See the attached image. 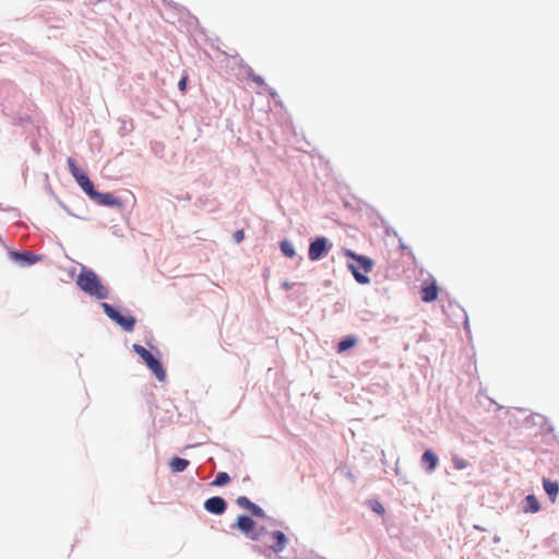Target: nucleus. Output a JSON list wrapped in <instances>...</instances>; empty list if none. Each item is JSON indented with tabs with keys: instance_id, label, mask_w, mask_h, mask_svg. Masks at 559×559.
I'll return each instance as SVG.
<instances>
[{
	"instance_id": "obj_1",
	"label": "nucleus",
	"mask_w": 559,
	"mask_h": 559,
	"mask_svg": "<svg viewBox=\"0 0 559 559\" xmlns=\"http://www.w3.org/2000/svg\"><path fill=\"white\" fill-rule=\"evenodd\" d=\"M76 284L84 293L97 299L108 297V289L102 284L99 277L93 271H82L76 278Z\"/></svg>"
},
{
	"instance_id": "obj_2",
	"label": "nucleus",
	"mask_w": 559,
	"mask_h": 559,
	"mask_svg": "<svg viewBox=\"0 0 559 559\" xmlns=\"http://www.w3.org/2000/svg\"><path fill=\"white\" fill-rule=\"evenodd\" d=\"M343 253L345 257L350 258L354 262L348 263V267L353 273V276L359 284H368L369 277L367 273L372 269V262L364 255H358L349 249H344Z\"/></svg>"
},
{
	"instance_id": "obj_3",
	"label": "nucleus",
	"mask_w": 559,
	"mask_h": 559,
	"mask_svg": "<svg viewBox=\"0 0 559 559\" xmlns=\"http://www.w3.org/2000/svg\"><path fill=\"white\" fill-rule=\"evenodd\" d=\"M133 350L143 359L150 370L155 374V377L159 381H164L166 379V372L162 367L158 359H156L151 352H148L144 346L134 344Z\"/></svg>"
},
{
	"instance_id": "obj_4",
	"label": "nucleus",
	"mask_w": 559,
	"mask_h": 559,
	"mask_svg": "<svg viewBox=\"0 0 559 559\" xmlns=\"http://www.w3.org/2000/svg\"><path fill=\"white\" fill-rule=\"evenodd\" d=\"M104 312L114 320L117 324H119L123 330L131 332L135 325V318L132 316L124 317L120 314L114 307L109 304L104 302L102 305Z\"/></svg>"
},
{
	"instance_id": "obj_5",
	"label": "nucleus",
	"mask_w": 559,
	"mask_h": 559,
	"mask_svg": "<svg viewBox=\"0 0 559 559\" xmlns=\"http://www.w3.org/2000/svg\"><path fill=\"white\" fill-rule=\"evenodd\" d=\"M331 247L328 238L318 237L310 243L308 257L311 261H318L330 251Z\"/></svg>"
},
{
	"instance_id": "obj_6",
	"label": "nucleus",
	"mask_w": 559,
	"mask_h": 559,
	"mask_svg": "<svg viewBox=\"0 0 559 559\" xmlns=\"http://www.w3.org/2000/svg\"><path fill=\"white\" fill-rule=\"evenodd\" d=\"M439 287L435 278H427L423 282L420 288V298L424 302H431L438 298Z\"/></svg>"
},
{
	"instance_id": "obj_7",
	"label": "nucleus",
	"mask_w": 559,
	"mask_h": 559,
	"mask_svg": "<svg viewBox=\"0 0 559 559\" xmlns=\"http://www.w3.org/2000/svg\"><path fill=\"white\" fill-rule=\"evenodd\" d=\"M226 502L223 498L221 497H212V498H209L205 502H204V509L210 512V513H213V514H222L225 512L226 510Z\"/></svg>"
},
{
	"instance_id": "obj_8",
	"label": "nucleus",
	"mask_w": 559,
	"mask_h": 559,
	"mask_svg": "<svg viewBox=\"0 0 559 559\" xmlns=\"http://www.w3.org/2000/svg\"><path fill=\"white\" fill-rule=\"evenodd\" d=\"M99 205L104 206H118L120 205V201L112 193H100L95 191V193L91 198Z\"/></svg>"
},
{
	"instance_id": "obj_9",
	"label": "nucleus",
	"mask_w": 559,
	"mask_h": 559,
	"mask_svg": "<svg viewBox=\"0 0 559 559\" xmlns=\"http://www.w3.org/2000/svg\"><path fill=\"white\" fill-rule=\"evenodd\" d=\"M272 537L275 539V544L271 546V548L275 551V552H281L283 551L286 546H287V543H288V539L287 537L285 536V534L281 531H274L272 533Z\"/></svg>"
},
{
	"instance_id": "obj_10",
	"label": "nucleus",
	"mask_w": 559,
	"mask_h": 559,
	"mask_svg": "<svg viewBox=\"0 0 559 559\" xmlns=\"http://www.w3.org/2000/svg\"><path fill=\"white\" fill-rule=\"evenodd\" d=\"M421 462L426 466L427 471L431 472L438 464V456L431 450H427L421 456Z\"/></svg>"
},
{
	"instance_id": "obj_11",
	"label": "nucleus",
	"mask_w": 559,
	"mask_h": 559,
	"mask_svg": "<svg viewBox=\"0 0 559 559\" xmlns=\"http://www.w3.org/2000/svg\"><path fill=\"white\" fill-rule=\"evenodd\" d=\"M254 525V521L247 515H240L237 518V527L246 534L252 532Z\"/></svg>"
},
{
	"instance_id": "obj_12",
	"label": "nucleus",
	"mask_w": 559,
	"mask_h": 559,
	"mask_svg": "<svg viewBox=\"0 0 559 559\" xmlns=\"http://www.w3.org/2000/svg\"><path fill=\"white\" fill-rule=\"evenodd\" d=\"M189 466V461L181 457H174L169 462V467L174 473L183 472Z\"/></svg>"
},
{
	"instance_id": "obj_13",
	"label": "nucleus",
	"mask_w": 559,
	"mask_h": 559,
	"mask_svg": "<svg viewBox=\"0 0 559 559\" xmlns=\"http://www.w3.org/2000/svg\"><path fill=\"white\" fill-rule=\"evenodd\" d=\"M539 510H540V504H539L537 498L534 495H528L525 498L524 511L531 512V513H536Z\"/></svg>"
},
{
	"instance_id": "obj_14",
	"label": "nucleus",
	"mask_w": 559,
	"mask_h": 559,
	"mask_svg": "<svg viewBox=\"0 0 559 559\" xmlns=\"http://www.w3.org/2000/svg\"><path fill=\"white\" fill-rule=\"evenodd\" d=\"M78 185L82 188V190L90 197L92 198V195L95 193V189H94V185L93 182L90 180L88 176H81L80 180L76 181Z\"/></svg>"
},
{
	"instance_id": "obj_15",
	"label": "nucleus",
	"mask_w": 559,
	"mask_h": 559,
	"mask_svg": "<svg viewBox=\"0 0 559 559\" xmlns=\"http://www.w3.org/2000/svg\"><path fill=\"white\" fill-rule=\"evenodd\" d=\"M67 163L71 175L74 177L76 181L80 180L81 176H86V174L78 167L75 160L72 157H69L67 159Z\"/></svg>"
},
{
	"instance_id": "obj_16",
	"label": "nucleus",
	"mask_w": 559,
	"mask_h": 559,
	"mask_svg": "<svg viewBox=\"0 0 559 559\" xmlns=\"http://www.w3.org/2000/svg\"><path fill=\"white\" fill-rule=\"evenodd\" d=\"M544 488H545V491L551 498V500L555 501V499H556V497H557V495L559 492L558 484L555 483V481H550V480L545 479L544 480Z\"/></svg>"
},
{
	"instance_id": "obj_17",
	"label": "nucleus",
	"mask_w": 559,
	"mask_h": 559,
	"mask_svg": "<svg viewBox=\"0 0 559 559\" xmlns=\"http://www.w3.org/2000/svg\"><path fill=\"white\" fill-rule=\"evenodd\" d=\"M13 257L15 259H19V260H22L24 261L25 263L27 264H33L35 262L38 261V258L35 257L32 252L29 251H23V252H14L13 253Z\"/></svg>"
},
{
	"instance_id": "obj_18",
	"label": "nucleus",
	"mask_w": 559,
	"mask_h": 559,
	"mask_svg": "<svg viewBox=\"0 0 559 559\" xmlns=\"http://www.w3.org/2000/svg\"><path fill=\"white\" fill-rule=\"evenodd\" d=\"M357 343L356 337L354 336H347L344 340H342L337 345V352L343 353L352 347H354Z\"/></svg>"
},
{
	"instance_id": "obj_19",
	"label": "nucleus",
	"mask_w": 559,
	"mask_h": 559,
	"mask_svg": "<svg viewBox=\"0 0 559 559\" xmlns=\"http://www.w3.org/2000/svg\"><path fill=\"white\" fill-rule=\"evenodd\" d=\"M281 250H282L283 254L286 255L287 258L293 259L296 255V251L294 249V246L288 240H283L281 242Z\"/></svg>"
},
{
	"instance_id": "obj_20",
	"label": "nucleus",
	"mask_w": 559,
	"mask_h": 559,
	"mask_svg": "<svg viewBox=\"0 0 559 559\" xmlns=\"http://www.w3.org/2000/svg\"><path fill=\"white\" fill-rule=\"evenodd\" d=\"M230 480V477L227 473L225 472H219L214 481L212 483L213 486H224L226 484H228Z\"/></svg>"
},
{
	"instance_id": "obj_21",
	"label": "nucleus",
	"mask_w": 559,
	"mask_h": 559,
	"mask_svg": "<svg viewBox=\"0 0 559 559\" xmlns=\"http://www.w3.org/2000/svg\"><path fill=\"white\" fill-rule=\"evenodd\" d=\"M453 465L456 469H464L468 466V462L460 456L452 457Z\"/></svg>"
},
{
	"instance_id": "obj_22",
	"label": "nucleus",
	"mask_w": 559,
	"mask_h": 559,
	"mask_svg": "<svg viewBox=\"0 0 559 559\" xmlns=\"http://www.w3.org/2000/svg\"><path fill=\"white\" fill-rule=\"evenodd\" d=\"M236 502L240 508H243L248 511L251 509V507H253V502H251L247 497L243 496L238 497Z\"/></svg>"
},
{
	"instance_id": "obj_23",
	"label": "nucleus",
	"mask_w": 559,
	"mask_h": 559,
	"mask_svg": "<svg viewBox=\"0 0 559 559\" xmlns=\"http://www.w3.org/2000/svg\"><path fill=\"white\" fill-rule=\"evenodd\" d=\"M248 76L251 79L252 82H254L259 86H265V81L262 76L253 73L252 71L248 72Z\"/></svg>"
},
{
	"instance_id": "obj_24",
	"label": "nucleus",
	"mask_w": 559,
	"mask_h": 559,
	"mask_svg": "<svg viewBox=\"0 0 559 559\" xmlns=\"http://www.w3.org/2000/svg\"><path fill=\"white\" fill-rule=\"evenodd\" d=\"M253 515L255 516H260V518H263L265 514H264V511L257 504L253 503V507H251V509L249 510Z\"/></svg>"
},
{
	"instance_id": "obj_25",
	"label": "nucleus",
	"mask_w": 559,
	"mask_h": 559,
	"mask_svg": "<svg viewBox=\"0 0 559 559\" xmlns=\"http://www.w3.org/2000/svg\"><path fill=\"white\" fill-rule=\"evenodd\" d=\"M187 82H188V76L185 75L183 78H181V80L178 83V87L182 93L186 92V90H187Z\"/></svg>"
},
{
	"instance_id": "obj_26",
	"label": "nucleus",
	"mask_w": 559,
	"mask_h": 559,
	"mask_svg": "<svg viewBox=\"0 0 559 559\" xmlns=\"http://www.w3.org/2000/svg\"><path fill=\"white\" fill-rule=\"evenodd\" d=\"M243 237H245V233L243 230H237L235 234H234V239L237 243L241 242L243 240Z\"/></svg>"
},
{
	"instance_id": "obj_27",
	"label": "nucleus",
	"mask_w": 559,
	"mask_h": 559,
	"mask_svg": "<svg viewBox=\"0 0 559 559\" xmlns=\"http://www.w3.org/2000/svg\"><path fill=\"white\" fill-rule=\"evenodd\" d=\"M372 509L378 513H382L383 511L382 504L378 501L372 503Z\"/></svg>"
},
{
	"instance_id": "obj_28",
	"label": "nucleus",
	"mask_w": 559,
	"mask_h": 559,
	"mask_svg": "<svg viewBox=\"0 0 559 559\" xmlns=\"http://www.w3.org/2000/svg\"><path fill=\"white\" fill-rule=\"evenodd\" d=\"M294 284L293 283H289L287 281H285L283 284H282V287L286 290L293 288Z\"/></svg>"
}]
</instances>
